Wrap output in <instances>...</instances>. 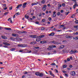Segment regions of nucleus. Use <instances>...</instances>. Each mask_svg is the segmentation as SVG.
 <instances>
[{"instance_id": "nucleus-34", "label": "nucleus", "mask_w": 78, "mask_h": 78, "mask_svg": "<svg viewBox=\"0 0 78 78\" xmlns=\"http://www.w3.org/2000/svg\"><path fill=\"white\" fill-rule=\"evenodd\" d=\"M57 15H58V16H60V14H61V13H60V12H57Z\"/></svg>"}, {"instance_id": "nucleus-39", "label": "nucleus", "mask_w": 78, "mask_h": 78, "mask_svg": "<svg viewBox=\"0 0 78 78\" xmlns=\"http://www.w3.org/2000/svg\"><path fill=\"white\" fill-rule=\"evenodd\" d=\"M39 16L40 17L42 16V13L41 12L40 13L39 15Z\"/></svg>"}, {"instance_id": "nucleus-6", "label": "nucleus", "mask_w": 78, "mask_h": 78, "mask_svg": "<svg viewBox=\"0 0 78 78\" xmlns=\"http://www.w3.org/2000/svg\"><path fill=\"white\" fill-rule=\"evenodd\" d=\"M49 73L50 75H51V76H53V77H55V75L52 73V72L51 71H49Z\"/></svg>"}, {"instance_id": "nucleus-18", "label": "nucleus", "mask_w": 78, "mask_h": 78, "mask_svg": "<svg viewBox=\"0 0 78 78\" xmlns=\"http://www.w3.org/2000/svg\"><path fill=\"white\" fill-rule=\"evenodd\" d=\"M2 38L4 39H7V37L5 36H2Z\"/></svg>"}, {"instance_id": "nucleus-41", "label": "nucleus", "mask_w": 78, "mask_h": 78, "mask_svg": "<svg viewBox=\"0 0 78 78\" xmlns=\"http://www.w3.org/2000/svg\"><path fill=\"white\" fill-rule=\"evenodd\" d=\"M75 15H73L71 16V17L72 18H74V17H75Z\"/></svg>"}, {"instance_id": "nucleus-29", "label": "nucleus", "mask_w": 78, "mask_h": 78, "mask_svg": "<svg viewBox=\"0 0 78 78\" xmlns=\"http://www.w3.org/2000/svg\"><path fill=\"white\" fill-rule=\"evenodd\" d=\"M44 36H45V35H41V36H39V37H40V38H42V37H44Z\"/></svg>"}, {"instance_id": "nucleus-25", "label": "nucleus", "mask_w": 78, "mask_h": 78, "mask_svg": "<svg viewBox=\"0 0 78 78\" xmlns=\"http://www.w3.org/2000/svg\"><path fill=\"white\" fill-rule=\"evenodd\" d=\"M73 40H74V39H75V40H78V38L77 37H73Z\"/></svg>"}, {"instance_id": "nucleus-53", "label": "nucleus", "mask_w": 78, "mask_h": 78, "mask_svg": "<svg viewBox=\"0 0 78 78\" xmlns=\"http://www.w3.org/2000/svg\"><path fill=\"white\" fill-rule=\"evenodd\" d=\"M48 6L49 7H50L51 6V5H50V4H48Z\"/></svg>"}, {"instance_id": "nucleus-52", "label": "nucleus", "mask_w": 78, "mask_h": 78, "mask_svg": "<svg viewBox=\"0 0 78 78\" xmlns=\"http://www.w3.org/2000/svg\"><path fill=\"white\" fill-rule=\"evenodd\" d=\"M35 23H36V24H39V22L37 21L35 22Z\"/></svg>"}, {"instance_id": "nucleus-54", "label": "nucleus", "mask_w": 78, "mask_h": 78, "mask_svg": "<svg viewBox=\"0 0 78 78\" xmlns=\"http://www.w3.org/2000/svg\"><path fill=\"white\" fill-rule=\"evenodd\" d=\"M55 70L56 71V73H58V70L55 69Z\"/></svg>"}, {"instance_id": "nucleus-17", "label": "nucleus", "mask_w": 78, "mask_h": 78, "mask_svg": "<svg viewBox=\"0 0 78 78\" xmlns=\"http://www.w3.org/2000/svg\"><path fill=\"white\" fill-rule=\"evenodd\" d=\"M25 18L27 19L28 20H29V16H27V15H25Z\"/></svg>"}, {"instance_id": "nucleus-1", "label": "nucleus", "mask_w": 78, "mask_h": 78, "mask_svg": "<svg viewBox=\"0 0 78 78\" xmlns=\"http://www.w3.org/2000/svg\"><path fill=\"white\" fill-rule=\"evenodd\" d=\"M35 75L40 77H42L44 76V73H40L39 72L35 73Z\"/></svg>"}, {"instance_id": "nucleus-58", "label": "nucleus", "mask_w": 78, "mask_h": 78, "mask_svg": "<svg viewBox=\"0 0 78 78\" xmlns=\"http://www.w3.org/2000/svg\"><path fill=\"white\" fill-rule=\"evenodd\" d=\"M22 4H20V5H18V6L20 7H21V6H22Z\"/></svg>"}, {"instance_id": "nucleus-40", "label": "nucleus", "mask_w": 78, "mask_h": 78, "mask_svg": "<svg viewBox=\"0 0 78 78\" xmlns=\"http://www.w3.org/2000/svg\"><path fill=\"white\" fill-rule=\"evenodd\" d=\"M65 75L66 76V77H69V75L68 74H65Z\"/></svg>"}, {"instance_id": "nucleus-32", "label": "nucleus", "mask_w": 78, "mask_h": 78, "mask_svg": "<svg viewBox=\"0 0 78 78\" xmlns=\"http://www.w3.org/2000/svg\"><path fill=\"white\" fill-rule=\"evenodd\" d=\"M67 66L66 65H64L63 66V68H65L67 67Z\"/></svg>"}, {"instance_id": "nucleus-23", "label": "nucleus", "mask_w": 78, "mask_h": 78, "mask_svg": "<svg viewBox=\"0 0 78 78\" xmlns=\"http://www.w3.org/2000/svg\"><path fill=\"white\" fill-rule=\"evenodd\" d=\"M16 39L17 41H19V40L20 41V39H21V38H19V37H16Z\"/></svg>"}, {"instance_id": "nucleus-33", "label": "nucleus", "mask_w": 78, "mask_h": 78, "mask_svg": "<svg viewBox=\"0 0 78 78\" xmlns=\"http://www.w3.org/2000/svg\"><path fill=\"white\" fill-rule=\"evenodd\" d=\"M34 47L35 49H37V48H39V47H35V46H34Z\"/></svg>"}, {"instance_id": "nucleus-12", "label": "nucleus", "mask_w": 78, "mask_h": 78, "mask_svg": "<svg viewBox=\"0 0 78 78\" xmlns=\"http://www.w3.org/2000/svg\"><path fill=\"white\" fill-rule=\"evenodd\" d=\"M72 36H69H69L67 35L66 36V37L67 39H69L70 38H72Z\"/></svg>"}, {"instance_id": "nucleus-5", "label": "nucleus", "mask_w": 78, "mask_h": 78, "mask_svg": "<svg viewBox=\"0 0 78 78\" xmlns=\"http://www.w3.org/2000/svg\"><path fill=\"white\" fill-rule=\"evenodd\" d=\"M5 30H9V31H12V30H11V28H6V27H5L4 28Z\"/></svg>"}, {"instance_id": "nucleus-49", "label": "nucleus", "mask_w": 78, "mask_h": 78, "mask_svg": "<svg viewBox=\"0 0 78 78\" xmlns=\"http://www.w3.org/2000/svg\"><path fill=\"white\" fill-rule=\"evenodd\" d=\"M69 67L70 68H72V67H73V66H72V65H71L69 66Z\"/></svg>"}, {"instance_id": "nucleus-31", "label": "nucleus", "mask_w": 78, "mask_h": 78, "mask_svg": "<svg viewBox=\"0 0 78 78\" xmlns=\"http://www.w3.org/2000/svg\"><path fill=\"white\" fill-rule=\"evenodd\" d=\"M58 8H60L61 7V6H62V5H61V4H59L58 5Z\"/></svg>"}, {"instance_id": "nucleus-48", "label": "nucleus", "mask_w": 78, "mask_h": 78, "mask_svg": "<svg viewBox=\"0 0 78 78\" xmlns=\"http://www.w3.org/2000/svg\"><path fill=\"white\" fill-rule=\"evenodd\" d=\"M42 21L43 22H45V19H43L42 20Z\"/></svg>"}, {"instance_id": "nucleus-59", "label": "nucleus", "mask_w": 78, "mask_h": 78, "mask_svg": "<svg viewBox=\"0 0 78 78\" xmlns=\"http://www.w3.org/2000/svg\"><path fill=\"white\" fill-rule=\"evenodd\" d=\"M20 8L19 6V5H18V6H17L16 7V8L17 9H18V8Z\"/></svg>"}, {"instance_id": "nucleus-56", "label": "nucleus", "mask_w": 78, "mask_h": 78, "mask_svg": "<svg viewBox=\"0 0 78 78\" xmlns=\"http://www.w3.org/2000/svg\"><path fill=\"white\" fill-rule=\"evenodd\" d=\"M48 20H51V17H49L48 18Z\"/></svg>"}, {"instance_id": "nucleus-44", "label": "nucleus", "mask_w": 78, "mask_h": 78, "mask_svg": "<svg viewBox=\"0 0 78 78\" xmlns=\"http://www.w3.org/2000/svg\"><path fill=\"white\" fill-rule=\"evenodd\" d=\"M62 6H66V4L64 3H63L62 4Z\"/></svg>"}, {"instance_id": "nucleus-61", "label": "nucleus", "mask_w": 78, "mask_h": 78, "mask_svg": "<svg viewBox=\"0 0 78 78\" xmlns=\"http://www.w3.org/2000/svg\"><path fill=\"white\" fill-rule=\"evenodd\" d=\"M67 69L68 70H70V69H71L70 68H68Z\"/></svg>"}, {"instance_id": "nucleus-4", "label": "nucleus", "mask_w": 78, "mask_h": 78, "mask_svg": "<svg viewBox=\"0 0 78 78\" xmlns=\"http://www.w3.org/2000/svg\"><path fill=\"white\" fill-rule=\"evenodd\" d=\"M30 36L32 38H37L38 37V36L35 35H31Z\"/></svg>"}, {"instance_id": "nucleus-13", "label": "nucleus", "mask_w": 78, "mask_h": 78, "mask_svg": "<svg viewBox=\"0 0 78 78\" xmlns=\"http://www.w3.org/2000/svg\"><path fill=\"white\" fill-rule=\"evenodd\" d=\"M31 73V72L28 71V72H27L26 71H25V72H24V75H27L28 74V73Z\"/></svg>"}, {"instance_id": "nucleus-14", "label": "nucleus", "mask_w": 78, "mask_h": 78, "mask_svg": "<svg viewBox=\"0 0 78 78\" xmlns=\"http://www.w3.org/2000/svg\"><path fill=\"white\" fill-rule=\"evenodd\" d=\"M47 43V41H40L41 44H46Z\"/></svg>"}, {"instance_id": "nucleus-2", "label": "nucleus", "mask_w": 78, "mask_h": 78, "mask_svg": "<svg viewBox=\"0 0 78 78\" xmlns=\"http://www.w3.org/2000/svg\"><path fill=\"white\" fill-rule=\"evenodd\" d=\"M17 46L19 47H22L23 48V47H27V45L26 44H20L18 45Z\"/></svg>"}, {"instance_id": "nucleus-26", "label": "nucleus", "mask_w": 78, "mask_h": 78, "mask_svg": "<svg viewBox=\"0 0 78 78\" xmlns=\"http://www.w3.org/2000/svg\"><path fill=\"white\" fill-rule=\"evenodd\" d=\"M10 39H11V40H12V41H14V40H15V38H14V37H11L10 38Z\"/></svg>"}, {"instance_id": "nucleus-9", "label": "nucleus", "mask_w": 78, "mask_h": 78, "mask_svg": "<svg viewBox=\"0 0 78 78\" xmlns=\"http://www.w3.org/2000/svg\"><path fill=\"white\" fill-rule=\"evenodd\" d=\"M3 44L5 45H8V46H9L10 45V44L6 42L3 43Z\"/></svg>"}, {"instance_id": "nucleus-22", "label": "nucleus", "mask_w": 78, "mask_h": 78, "mask_svg": "<svg viewBox=\"0 0 78 78\" xmlns=\"http://www.w3.org/2000/svg\"><path fill=\"white\" fill-rule=\"evenodd\" d=\"M64 26V25H60L59 26V28H63Z\"/></svg>"}, {"instance_id": "nucleus-47", "label": "nucleus", "mask_w": 78, "mask_h": 78, "mask_svg": "<svg viewBox=\"0 0 78 78\" xmlns=\"http://www.w3.org/2000/svg\"><path fill=\"white\" fill-rule=\"evenodd\" d=\"M4 7H6V4H5L3 5Z\"/></svg>"}, {"instance_id": "nucleus-43", "label": "nucleus", "mask_w": 78, "mask_h": 78, "mask_svg": "<svg viewBox=\"0 0 78 78\" xmlns=\"http://www.w3.org/2000/svg\"><path fill=\"white\" fill-rule=\"evenodd\" d=\"M36 44V43L33 42H32L30 43V44Z\"/></svg>"}, {"instance_id": "nucleus-35", "label": "nucleus", "mask_w": 78, "mask_h": 78, "mask_svg": "<svg viewBox=\"0 0 78 78\" xmlns=\"http://www.w3.org/2000/svg\"><path fill=\"white\" fill-rule=\"evenodd\" d=\"M12 6H11V7H9V10H12Z\"/></svg>"}, {"instance_id": "nucleus-37", "label": "nucleus", "mask_w": 78, "mask_h": 78, "mask_svg": "<svg viewBox=\"0 0 78 78\" xmlns=\"http://www.w3.org/2000/svg\"><path fill=\"white\" fill-rule=\"evenodd\" d=\"M20 15V13H19V12H18L17 13H16V14L15 15Z\"/></svg>"}, {"instance_id": "nucleus-28", "label": "nucleus", "mask_w": 78, "mask_h": 78, "mask_svg": "<svg viewBox=\"0 0 78 78\" xmlns=\"http://www.w3.org/2000/svg\"><path fill=\"white\" fill-rule=\"evenodd\" d=\"M37 4H38V2H37V3H33L32 4V5H37Z\"/></svg>"}, {"instance_id": "nucleus-45", "label": "nucleus", "mask_w": 78, "mask_h": 78, "mask_svg": "<svg viewBox=\"0 0 78 78\" xmlns=\"http://www.w3.org/2000/svg\"><path fill=\"white\" fill-rule=\"evenodd\" d=\"M49 47H50V48H52V49H53V45L49 46Z\"/></svg>"}, {"instance_id": "nucleus-62", "label": "nucleus", "mask_w": 78, "mask_h": 78, "mask_svg": "<svg viewBox=\"0 0 78 78\" xmlns=\"http://www.w3.org/2000/svg\"><path fill=\"white\" fill-rule=\"evenodd\" d=\"M67 61H70V59L69 58H68L67 59Z\"/></svg>"}, {"instance_id": "nucleus-11", "label": "nucleus", "mask_w": 78, "mask_h": 78, "mask_svg": "<svg viewBox=\"0 0 78 78\" xmlns=\"http://www.w3.org/2000/svg\"><path fill=\"white\" fill-rule=\"evenodd\" d=\"M76 6H78V5L77 4H75L73 6V9H75Z\"/></svg>"}, {"instance_id": "nucleus-50", "label": "nucleus", "mask_w": 78, "mask_h": 78, "mask_svg": "<svg viewBox=\"0 0 78 78\" xmlns=\"http://www.w3.org/2000/svg\"><path fill=\"white\" fill-rule=\"evenodd\" d=\"M47 23H48V25H50V22H47Z\"/></svg>"}, {"instance_id": "nucleus-63", "label": "nucleus", "mask_w": 78, "mask_h": 78, "mask_svg": "<svg viewBox=\"0 0 78 78\" xmlns=\"http://www.w3.org/2000/svg\"><path fill=\"white\" fill-rule=\"evenodd\" d=\"M56 47L55 46H53V48H56Z\"/></svg>"}, {"instance_id": "nucleus-20", "label": "nucleus", "mask_w": 78, "mask_h": 78, "mask_svg": "<svg viewBox=\"0 0 78 78\" xmlns=\"http://www.w3.org/2000/svg\"><path fill=\"white\" fill-rule=\"evenodd\" d=\"M41 3H42L43 4H45V1L44 0H43L41 2Z\"/></svg>"}, {"instance_id": "nucleus-27", "label": "nucleus", "mask_w": 78, "mask_h": 78, "mask_svg": "<svg viewBox=\"0 0 78 78\" xmlns=\"http://www.w3.org/2000/svg\"><path fill=\"white\" fill-rule=\"evenodd\" d=\"M16 50V49L15 48H12L10 49V51H14Z\"/></svg>"}, {"instance_id": "nucleus-38", "label": "nucleus", "mask_w": 78, "mask_h": 78, "mask_svg": "<svg viewBox=\"0 0 78 78\" xmlns=\"http://www.w3.org/2000/svg\"><path fill=\"white\" fill-rule=\"evenodd\" d=\"M75 23H76V24H77L78 23V20H76L75 21Z\"/></svg>"}, {"instance_id": "nucleus-51", "label": "nucleus", "mask_w": 78, "mask_h": 78, "mask_svg": "<svg viewBox=\"0 0 78 78\" xmlns=\"http://www.w3.org/2000/svg\"><path fill=\"white\" fill-rule=\"evenodd\" d=\"M8 14V12H6L5 13H4V15H6V14Z\"/></svg>"}, {"instance_id": "nucleus-55", "label": "nucleus", "mask_w": 78, "mask_h": 78, "mask_svg": "<svg viewBox=\"0 0 78 78\" xmlns=\"http://www.w3.org/2000/svg\"><path fill=\"white\" fill-rule=\"evenodd\" d=\"M51 42H52V43H53V44H55V41H51Z\"/></svg>"}, {"instance_id": "nucleus-24", "label": "nucleus", "mask_w": 78, "mask_h": 78, "mask_svg": "<svg viewBox=\"0 0 78 78\" xmlns=\"http://www.w3.org/2000/svg\"><path fill=\"white\" fill-rule=\"evenodd\" d=\"M36 41H37V42H39V41H40V38H36Z\"/></svg>"}, {"instance_id": "nucleus-46", "label": "nucleus", "mask_w": 78, "mask_h": 78, "mask_svg": "<svg viewBox=\"0 0 78 78\" xmlns=\"http://www.w3.org/2000/svg\"><path fill=\"white\" fill-rule=\"evenodd\" d=\"M53 17H56V14H53Z\"/></svg>"}, {"instance_id": "nucleus-19", "label": "nucleus", "mask_w": 78, "mask_h": 78, "mask_svg": "<svg viewBox=\"0 0 78 78\" xmlns=\"http://www.w3.org/2000/svg\"><path fill=\"white\" fill-rule=\"evenodd\" d=\"M47 49L48 50H49V51L52 50H53V49H52L51 48H50V47L47 48Z\"/></svg>"}, {"instance_id": "nucleus-21", "label": "nucleus", "mask_w": 78, "mask_h": 78, "mask_svg": "<svg viewBox=\"0 0 78 78\" xmlns=\"http://www.w3.org/2000/svg\"><path fill=\"white\" fill-rule=\"evenodd\" d=\"M17 33H19V34H20V33H21V34H22L23 33H27V32L25 31H24L23 32H21V33L20 32H18Z\"/></svg>"}, {"instance_id": "nucleus-57", "label": "nucleus", "mask_w": 78, "mask_h": 78, "mask_svg": "<svg viewBox=\"0 0 78 78\" xmlns=\"http://www.w3.org/2000/svg\"><path fill=\"white\" fill-rule=\"evenodd\" d=\"M66 13V15H68V14H69V12H67Z\"/></svg>"}, {"instance_id": "nucleus-8", "label": "nucleus", "mask_w": 78, "mask_h": 78, "mask_svg": "<svg viewBox=\"0 0 78 78\" xmlns=\"http://www.w3.org/2000/svg\"><path fill=\"white\" fill-rule=\"evenodd\" d=\"M76 75V73L75 71H73L71 73V76H75Z\"/></svg>"}, {"instance_id": "nucleus-42", "label": "nucleus", "mask_w": 78, "mask_h": 78, "mask_svg": "<svg viewBox=\"0 0 78 78\" xmlns=\"http://www.w3.org/2000/svg\"><path fill=\"white\" fill-rule=\"evenodd\" d=\"M45 30V28H44V27L41 28V30L42 31H43V30Z\"/></svg>"}, {"instance_id": "nucleus-15", "label": "nucleus", "mask_w": 78, "mask_h": 78, "mask_svg": "<svg viewBox=\"0 0 78 78\" xmlns=\"http://www.w3.org/2000/svg\"><path fill=\"white\" fill-rule=\"evenodd\" d=\"M63 48H64V45H62L60 46L59 47V49H62Z\"/></svg>"}, {"instance_id": "nucleus-10", "label": "nucleus", "mask_w": 78, "mask_h": 78, "mask_svg": "<svg viewBox=\"0 0 78 78\" xmlns=\"http://www.w3.org/2000/svg\"><path fill=\"white\" fill-rule=\"evenodd\" d=\"M27 2L24 3L23 5V8H25V7H26V5H27Z\"/></svg>"}, {"instance_id": "nucleus-16", "label": "nucleus", "mask_w": 78, "mask_h": 78, "mask_svg": "<svg viewBox=\"0 0 78 78\" xmlns=\"http://www.w3.org/2000/svg\"><path fill=\"white\" fill-rule=\"evenodd\" d=\"M54 35H55V33H51L50 34H49V36H54Z\"/></svg>"}, {"instance_id": "nucleus-7", "label": "nucleus", "mask_w": 78, "mask_h": 78, "mask_svg": "<svg viewBox=\"0 0 78 78\" xmlns=\"http://www.w3.org/2000/svg\"><path fill=\"white\" fill-rule=\"evenodd\" d=\"M12 36L14 37H18V36H19V35L16 34H12Z\"/></svg>"}, {"instance_id": "nucleus-30", "label": "nucleus", "mask_w": 78, "mask_h": 78, "mask_svg": "<svg viewBox=\"0 0 78 78\" xmlns=\"http://www.w3.org/2000/svg\"><path fill=\"white\" fill-rule=\"evenodd\" d=\"M42 9H43V11H45V10H46V8L44 7H43L42 8Z\"/></svg>"}, {"instance_id": "nucleus-36", "label": "nucleus", "mask_w": 78, "mask_h": 78, "mask_svg": "<svg viewBox=\"0 0 78 78\" xmlns=\"http://www.w3.org/2000/svg\"><path fill=\"white\" fill-rule=\"evenodd\" d=\"M55 64H55V63H51V66H55Z\"/></svg>"}, {"instance_id": "nucleus-64", "label": "nucleus", "mask_w": 78, "mask_h": 78, "mask_svg": "<svg viewBox=\"0 0 78 78\" xmlns=\"http://www.w3.org/2000/svg\"><path fill=\"white\" fill-rule=\"evenodd\" d=\"M61 12L62 13V12H64V11H63V10H61Z\"/></svg>"}, {"instance_id": "nucleus-3", "label": "nucleus", "mask_w": 78, "mask_h": 78, "mask_svg": "<svg viewBox=\"0 0 78 78\" xmlns=\"http://www.w3.org/2000/svg\"><path fill=\"white\" fill-rule=\"evenodd\" d=\"M77 52V51H74L73 50H71L70 52H69V53H70V54H75V53H76Z\"/></svg>"}, {"instance_id": "nucleus-60", "label": "nucleus", "mask_w": 78, "mask_h": 78, "mask_svg": "<svg viewBox=\"0 0 78 78\" xmlns=\"http://www.w3.org/2000/svg\"><path fill=\"white\" fill-rule=\"evenodd\" d=\"M70 59H71V60H72V59H73V58L72 57V56H71L70 57Z\"/></svg>"}]
</instances>
